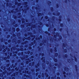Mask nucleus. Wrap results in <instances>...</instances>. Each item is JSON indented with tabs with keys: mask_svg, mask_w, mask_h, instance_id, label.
Listing matches in <instances>:
<instances>
[{
	"mask_svg": "<svg viewBox=\"0 0 79 79\" xmlns=\"http://www.w3.org/2000/svg\"><path fill=\"white\" fill-rule=\"evenodd\" d=\"M18 30H19V28L17 29V31H18Z\"/></svg>",
	"mask_w": 79,
	"mask_h": 79,
	"instance_id": "f257e3e1",
	"label": "nucleus"
},
{
	"mask_svg": "<svg viewBox=\"0 0 79 79\" xmlns=\"http://www.w3.org/2000/svg\"><path fill=\"white\" fill-rule=\"evenodd\" d=\"M31 58H33V56H32Z\"/></svg>",
	"mask_w": 79,
	"mask_h": 79,
	"instance_id": "f03ea898",
	"label": "nucleus"
},
{
	"mask_svg": "<svg viewBox=\"0 0 79 79\" xmlns=\"http://www.w3.org/2000/svg\"><path fill=\"white\" fill-rule=\"evenodd\" d=\"M40 45H41V44H40Z\"/></svg>",
	"mask_w": 79,
	"mask_h": 79,
	"instance_id": "7ed1b4c3",
	"label": "nucleus"
},
{
	"mask_svg": "<svg viewBox=\"0 0 79 79\" xmlns=\"http://www.w3.org/2000/svg\"><path fill=\"white\" fill-rule=\"evenodd\" d=\"M46 19H47V18H46Z\"/></svg>",
	"mask_w": 79,
	"mask_h": 79,
	"instance_id": "20e7f679",
	"label": "nucleus"
}]
</instances>
